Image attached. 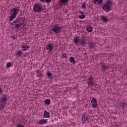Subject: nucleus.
Returning <instances> with one entry per match:
<instances>
[{
    "instance_id": "f257e3e1",
    "label": "nucleus",
    "mask_w": 127,
    "mask_h": 127,
    "mask_svg": "<svg viewBox=\"0 0 127 127\" xmlns=\"http://www.w3.org/2000/svg\"><path fill=\"white\" fill-rule=\"evenodd\" d=\"M113 8V1L111 0H108L106 2L102 5V9L109 12L110 10H112Z\"/></svg>"
},
{
    "instance_id": "f03ea898",
    "label": "nucleus",
    "mask_w": 127,
    "mask_h": 127,
    "mask_svg": "<svg viewBox=\"0 0 127 127\" xmlns=\"http://www.w3.org/2000/svg\"><path fill=\"white\" fill-rule=\"evenodd\" d=\"M33 10L34 12H41L43 10V7L41 4L36 3L33 5Z\"/></svg>"
},
{
    "instance_id": "7ed1b4c3",
    "label": "nucleus",
    "mask_w": 127,
    "mask_h": 127,
    "mask_svg": "<svg viewBox=\"0 0 127 127\" xmlns=\"http://www.w3.org/2000/svg\"><path fill=\"white\" fill-rule=\"evenodd\" d=\"M52 31L54 32V33H56L57 34L58 33H60L61 32V29H62V27L60 26V25L58 24L54 25L52 26Z\"/></svg>"
},
{
    "instance_id": "20e7f679",
    "label": "nucleus",
    "mask_w": 127,
    "mask_h": 127,
    "mask_svg": "<svg viewBox=\"0 0 127 127\" xmlns=\"http://www.w3.org/2000/svg\"><path fill=\"white\" fill-rule=\"evenodd\" d=\"M6 101H7V98H6V97L5 96L1 98V100H0V111H1L2 110H3V109H4Z\"/></svg>"
},
{
    "instance_id": "39448f33",
    "label": "nucleus",
    "mask_w": 127,
    "mask_h": 127,
    "mask_svg": "<svg viewBox=\"0 0 127 127\" xmlns=\"http://www.w3.org/2000/svg\"><path fill=\"white\" fill-rule=\"evenodd\" d=\"M10 14H12V15H14L15 16H16L17 15V13L19 12V9L17 7H15L10 10Z\"/></svg>"
},
{
    "instance_id": "423d86ee",
    "label": "nucleus",
    "mask_w": 127,
    "mask_h": 127,
    "mask_svg": "<svg viewBox=\"0 0 127 127\" xmlns=\"http://www.w3.org/2000/svg\"><path fill=\"white\" fill-rule=\"evenodd\" d=\"M87 84L88 86L91 87V86H94V81L93 80V77L92 76L90 75L87 78Z\"/></svg>"
},
{
    "instance_id": "0eeeda50",
    "label": "nucleus",
    "mask_w": 127,
    "mask_h": 127,
    "mask_svg": "<svg viewBox=\"0 0 127 127\" xmlns=\"http://www.w3.org/2000/svg\"><path fill=\"white\" fill-rule=\"evenodd\" d=\"M46 48L47 50H49L50 52H52V51H53V44L50 43H48V45L46 46Z\"/></svg>"
},
{
    "instance_id": "6e6552de",
    "label": "nucleus",
    "mask_w": 127,
    "mask_h": 127,
    "mask_svg": "<svg viewBox=\"0 0 127 127\" xmlns=\"http://www.w3.org/2000/svg\"><path fill=\"white\" fill-rule=\"evenodd\" d=\"M68 1H69V0H59V4L61 6H62V5L65 6L67 4Z\"/></svg>"
},
{
    "instance_id": "1a4fd4ad",
    "label": "nucleus",
    "mask_w": 127,
    "mask_h": 127,
    "mask_svg": "<svg viewBox=\"0 0 127 127\" xmlns=\"http://www.w3.org/2000/svg\"><path fill=\"white\" fill-rule=\"evenodd\" d=\"M101 68H102V71H103V73H105L106 72V70L107 71L109 70V66L108 65H105L104 64H102L101 65Z\"/></svg>"
},
{
    "instance_id": "9d476101",
    "label": "nucleus",
    "mask_w": 127,
    "mask_h": 127,
    "mask_svg": "<svg viewBox=\"0 0 127 127\" xmlns=\"http://www.w3.org/2000/svg\"><path fill=\"white\" fill-rule=\"evenodd\" d=\"M104 0H93L92 2L95 4H102Z\"/></svg>"
},
{
    "instance_id": "9b49d317",
    "label": "nucleus",
    "mask_w": 127,
    "mask_h": 127,
    "mask_svg": "<svg viewBox=\"0 0 127 127\" xmlns=\"http://www.w3.org/2000/svg\"><path fill=\"white\" fill-rule=\"evenodd\" d=\"M79 38H80V37L78 36H75L73 38V41L76 45H78V43L80 42V40Z\"/></svg>"
},
{
    "instance_id": "f8f14e48",
    "label": "nucleus",
    "mask_w": 127,
    "mask_h": 127,
    "mask_svg": "<svg viewBox=\"0 0 127 127\" xmlns=\"http://www.w3.org/2000/svg\"><path fill=\"white\" fill-rule=\"evenodd\" d=\"M44 118H50V113L48 112L47 111H45V113L43 115Z\"/></svg>"
},
{
    "instance_id": "ddd939ff",
    "label": "nucleus",
    "mask_w": 127,
    "mask_h": 127,
    "mask_svg": "<svg viewBox=\"0 0 127 127\" xmlns=\"http://www.w3.org/2000/svg\"><path fill=\"white\" fill-rule=\"evenodd\" d=\"M45 124H47V120H40L38 123V125H44Z\"/></svg>"
},
{
    "instance_id": "4468645a",
    "label": "nucleus",
    "mask_w": 127,
    "mask_h": 127,
    "mask_svg": "<svg viewBox=\"0 0 127 127\" xmlns=\"http://www.w3.org/2000/svg\"><path fill=\"white\" fill-rule=\"evenodd\" d=\"M19 19V23H21V24H22V25H23L24 23V18H23V17H19L18 18Z\"/></svg>"
},
{
    "instance_id": "2eb2a0df",
    "label": "nucleus",
    "mask_w": 127,
    "mask_h": 127,
    "mask_svg": "<svg viewBox=\"0 0 127 127\" xmlns=\"http://www.w3.org/2000/svg\"><path fill=\"white\" fill-rule=\"evenodd\" d=\"M86 40L84 39V38H82V40H80L79 41V44L80 45H82V46H84L85 44H86Z\"/></svg>"
},
{
    "instance_id": "dca6fc26",
    "label": "nucleus",
    "mask_w": 127,
    "mask_h": 127,
    "mask_svg": "<svg viewBox=\"0 0 127 127\" xmlns=\"http://www.w3.org/2000/svg\"><path fill=\"white\" fill-rule=\"evenodd\" d=\"M101 18L102 20L104 21V22H108V17H106V16L101 15Z\"/></svg>"
},
{
    "instance_id": "f3484780",
    "label": "nucleus",
    "mask_w": 127,
    "mask_h": 127,
    "mask_svg": "<svg viewBox=\"0 0 127 127\" xmlns=\"http://www.w3.org/2000/svg\"><path fill=\"white\" fill-rule=\"evenodd\" d=\"M82 121V124H85V122H86V115L83 114L82 115V118L81 119Z\"/></svg>"
},
{
    "instance_id": "a211bd4d",
    "label": "nucleus",
    "mask_w": 127,
    "mask_h": 127,
    "mask_svg": "<svg viewBox=\"0 0 127 127\" xmlns=\"http://www.w3.org/2000/svg\"><path fill=\"white\" fill-rule=\"evenodd\" d=\"M21 47L22 48V50H23V51H25V50H27V49H28V48H29V46H26V45H22L21 46Z\"/></svg>"
},
{
    "instance_id": "6ab92c4d",
    "label": "nucleus",
    "mask_w": 127,
    "mask_h": 127,
    "mask_svg": "<svg viewBox=\"0 0 127 127\" xmlns=\"http://www.w3.org/2000/svg\"><path fill=\"white\" fill-rule=\"evenodd\" d=\"M69 62L72 63V64H76V61H75V59L73 57H71L69 59Z\"/></svg>"
},
{
    "instance_id": "aec40b11",
    "label": "nucleus",
    "mask_w": 127,
    "mask_h": 127,
    "mask_svg": "<svg viewBox=\"0 0 127 127\" xmlns=\"http://www.w3.org/2000/svg\"><path fill=\"white\" fill-rule=\"evenodd\" d=\"M86 30L88 32H92L93 31V28L91 26H88L86 27Z\"/></svg>"
},
{
    "instance_id": "412c9836",
    "label": "nucleus",
    "mask_w": 127,
    "mask_h": 127,
    "mask_svg": "<svg viewBox=\"0 0 127 127\" xmlns=\"http://www.w3.org/2000/svg\"><path fill=\"white\" fill-rule=\"evenodd\" d=\"M16 17V16H14V15L11 14L9 18V21H12L14 18Z\"/></svg>"
},
{
    "instance_id": "4be33fe9",
    "label": "nucleus",
    "mask_w": 127,
    "mask_h": 127,
    "mask_svg": "<svg viewBox=\"0 0 127 127\" xmlns=\"http://www.w3.org/2000/svg\"><path fill=\"white\" fill-rule=\"evenodd\" d=\"M22 55V52H21V51H20V50L18 51L15 53L16 56H20V57H21Z\"/></svg>"
},
{
    "instance_id": "5701e85b",
    "label": "nucleus",
    "mask_w": 127,
    "mask_h": 127,
    "mask_svg": "<svg viewBox=\"0 0 127 127\" xmlns=\"http://www.w3.org/2000/svg\"><path fill=\"white\" fill-rule=\"evenodd\" d=\"M18 22H19V20L18 18H17L16 19L14 20L13 22H12L11 25H15V24H16V23H18Z\"/></svg>"
},
{
    "instance_id": "b1692460",
    "label": "nucleus",
    "mask_w": 127,
    "mask_h": 127,
    "mask_svg": "<svg viewBox=\"0 0 127 127\" xmlns=\"http://www.w3.org/2000/svg\"><path fill=\"white\" fill-rule=\"evenodd\" d=\"M40 1L43 3H45V2H47V3H50V2H51V0H40Z\"/></svg>"
},
{
    "instance_id": "393cba45",
    "label": "nucleus",
    "mask_w": 127,
    "mask_h": 127,
    "mask_svg": "<svg viewBox=\"0 0 127 127\" xmlns=\"http://www.w3.org/2000/svg\"><path fill=\"white\" fill-rule=\"evenodd\" d=\"M46 75L48 76V78H51L53 74L51 73L50 71H48L46 73Z\"/></svg>"
},
{
    "instance_id": "a878e982",
    "label": "nucleus",
    "mask_w": 127,
    "mask_h": 127,
    "mask_svg": "<svg viewBox=\"0 0 127 127\" xmlns=\"http://www.w3.org/2000/svg\"><path fill=\"white\" fill-rule=\"evenodd\" d=\"M36 73L38 74L37 77H41V76H42V73L40 72V70H37Z\"/></svg>"
},
{
    "instance_id": "bb28decb",
    "label": "nucleus",
    "mask_w": 127,
    "mask_h": 127,
    "mask_svg": "<svg viewBox=\"0 0 127 127\" xmlns=\"http://www.w3.org/2000/svg\"><path fill=\"white\" fill-rule=\"evenodd\" d=\"M92 108H97L98 102H93L91 104Z\"/></svg>"
},
{
    "instance_id": "cd10ccee",
    "label": "nucleus",
    "mask_w": 127,
    "mask_h": 127,
    "mask_svg": "<svg viewBox=\"0 0 127 127\" xmlns=\"http://www.w3.org/2000/svg\"><path fill=\"white\" fill-rule=\"evenodd\" d=\"M88 45L89 48H91V49L94 48V44L92 42H89Z\"/></svg>"
},
{
    "instance_id": "c85d7f7f",
    "label": "nucleus",
    "mask_w": 127,
    "mask_h": 127,
    "mask_svg": "<svg viewBox=\"0 0 127 127\" xmlns=\"http://www.w3.org/2000/svg\"><path fill=\"white\" fill-rule=\"evenodd\" d=\"M45 103L46 105H50V99H46Z\"/></svg>"
},
{
    "instance_id": "c756f323",
    "label": "nucleus",
    "mask_w": 127,
    "mask_h": 127,
    "mask_svg": "<svg viewBox=\"0 0 127 127\" xmlns=\"http://www.w3.org/2000/svg\"><path fill=\"white\" fill-rule=\"evenodd\" d=\"M93 103H98V101L95 98H93L91 100V104H93Z\"/></svg>"
},
{
    "instance_id": "7c9ffc66",
    "label": "nucleus",
    "mask_w": 127,
    "mask_h": 127,
    "mask_svg": "<svg viewBox=\"0 0 127 127\" xmlns=\"http://www.w3.org/2000/svg\"><path fill=\"white\" fill-rule=\"evenodd\" d=\"M62 57V58L66 59V58H67V55H66V53H63Z\"/></svg>"
},
{
    "instance_id": "2f4dec72",
    "label": "nucleus",
    "mask_w": 127,
    "mask_h": 127,
    "mask_svg": "<svg viewBox=\"0 0 127 127\" xmlns=\"http://www.w3.org/2000/svg\"><path fill=\"white\" fill-rule=\"evenodd\" d=\"M84 17H85V15L84 14H82V15H79V18L80 19H84Z\"/></svg>"
},
{
    "instance_id": "473e14b6",
    "label": "nucleus",
    "mask_w": 127,
    "mask_h": 127,
    "mask_svg": "<svg viewBox=\"0 0 127 127\" xmlns=\"http://www.w3.org/2000/svg\"><path fill=\"white\" fill-rule=\"evenodd\" d=\"M10 66H11V63H7V64H6V67L7 68H9V67H10Z\"/></svg>"
},
{
    "instance_id": "72a5a7b5",
    "label": "nucleus",
    "mask_w": 127,
    "mask_h": 127,
    "mask_svg": "<svg viewBox=\"0 0 127 127\" xmlns=\"http://www.w3.org/2000/svg\"><path fill=\"white\" fill-rule=\"evenodd\" d=\"M81 7L82 8H86V4H85V2H83L81 4Z\"/></svg>"
},
{
    "instance_id": "f704fd0d",
    "label": "nucleus",
    "mask_w": 127,
    "mask_h": 127,
    "mask_svg": "<svg viewBox=\"0 0 127 127\" xmlns=\"http://www.w3.org/2000/svg\"><path fill=\"white\" fill-rule=\"evenodd\" d=\"M127 104L126 102H123L122 104V107H127Z\"/></svg>"
},
{
    "instance_id": "c9c22d12",
    "label": "nucleus",
    "mask_w": 127,
    "mask_h": 127,
    "mask_svg": "<svg viewBox=\"0 0 127 127\" xmlns=\"http://www.w3.org/2000/svg\"><path fill=\"white\" fill-rule=\"evenodd\" d=\"M15 27H16V29L18 30L19 28V24H15Z\"/></svg>"
},
{
    "instance_id": "e433bc0d",
    "label": "nucleus",
    "mask_w": 127,
    "mask_h": 127,
    "mask_svg": "<svg viewBox=\"0 0 127 127\" xmlns=\"http://www.w3.org/2000/svg\"><path fill=\"white\" fill-rule=\"evenodd\" d=\"M3 92V90H2V88H1V87H0V95H1Z\"/></svg>"
},
{
    "instance_id": "4c0bfd02",
    "label": "nucleus",
    "mask_w": 127,
    "mask_h": 127,
    "mask_svg": "<svg viewBox=\"0 0 127 127\" xmlns=\"http://www.w3.org/2000/svg\"><path fill=\"white\" fill-rule=\"evenodd\" d=\"M16 127H24V126L21 124H19Z\"/></svg>"
},
{
    "instance_id": "58836bf2",
    "label": "nucleus",
    "mask_w": 127,
    "mask_h": 127,
    "mask_svg": "<svg viewBox=\"0 0 127 127\" xmlns=\"http://www.w3.org/2000/svg\"><path fill=\"white\" fill-rule=\"evenodd\" d=\"M79 13H80V14H81V15L84 14V11H79Z\"/></svg>"
},
{
    "instance_id": "ea45409f",
    "label": "nucleus",
    "mask_w": 127,
    "mask_h": 127,
    "mask_svg": "<svg viewBox=\"0 0 127 127\" xmlns=\"http://www.w3.org/2000/svg\"><path fill=\"white\" fill-rule=\"evenodd\" d=\"M89 116H87L86 117V121H88V120H89Z\"/></svg>"
},
{
    "instance_id": "a19ab883",
    "label": "nucleus",
    "mask_w": 127,
    "mask_h": 127,
    "mask_svg": "<svg viewBox=\"0 0 127 127\" xmlns=\"http://www.w3.org/2000/svg\"><path fill=\"white\" fill-rule=\"evenodd\" d=\"M18 24H19V27H21V25H22V24H21V23H19Z\"/></svg>"
},
{
    "instance_id": "79ce46f5",
    "label": "nucleus",
    "mask_w": 127,
    "mask_h": 127,
    "mask_svg": "<svg viewBox=\"0 0 127 127\" xmlns=\"http://www.w3.org/2000/svg\"><path fill=\"white\" fill-rule=\"evenodd\" d=\"M12 38L14 40V39H15V37L13 36V37H12Z\"/></svg>"
}]
</instances>
